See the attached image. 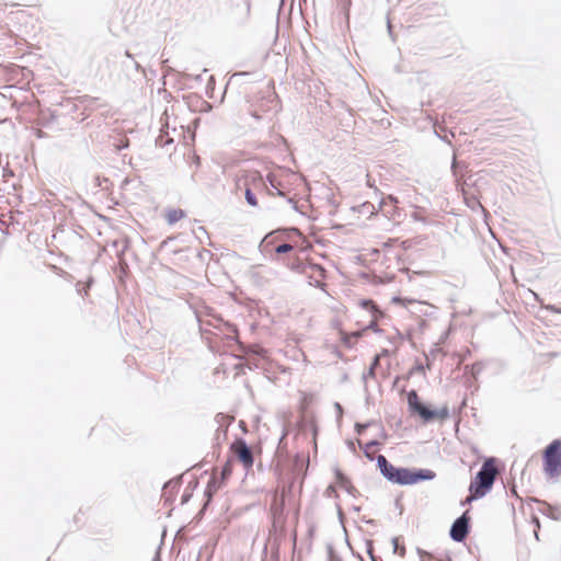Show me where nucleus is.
Wrapping results in <instances>:
<instances>
[{
    "label": "nucleus",
    "mask_w": 561,
    "mask_h": 561,
    "mask_svg": "<svg viewBox=\"0 0 561 561\" xmlns=\"http://www.w3.org/2000/svg\"><path fill=\"white\" fill-rule=\"evenodd\" d=\"M474 204H476L477 206H479V207H482V206H481V204H480V202H478V201H474Z\"/></svg>",
    "instance_id": "obj_42"
},
{
    "label": "nucleus",
    "mask_w": 561,
    "mask_h": 561,
    "mask_svg": "<svg viewBox=\"0 0 561 561\" xmlns=\"http://www.w3.org/2000/svg\"><path fill=\"white\" fill-rule=\"evenodd\" d=\"M284 507H285L284 499H280L279 501H277V499L275 497L273 504L271 505V512H272V515H273V518L275 522H279L283 518Z\"/></svg>",
    "instance_id": "obj_11"
},
{
    "label": "nucleus",
    "mask_w": 561,
    "mask_h": 561,
    "mask_svg": "<svg viewBox=\"0 0 561 561\" xmlns=\"http://www.w3.org/2000/svg\"><path fill=\"white\" fill-rule=\"evenodd\" d=\"M360 336H362V332H360V331H357V332L352 333V335H350V336H348V335H345V336L343 337V341H344V343H345L347 346H351V345H352V340H353V339H354V340H357V339H358V337H360Z\"/></svg>",
    "instance_id": "obj_24"
},
{
    "label": "nucleus",
    "mask_w": 561,
    "mask_h": 561,
    "mask_svg": "<svg viewBox=\"0 0 561 561\" xmlns=\"http://www.w3.org/2000/svg\"><path fill=\"white\" fill-rule=\"evenodd\" d=\"M173 142V139L169 137L168 135H159L156 139V145L159 147H165L168 145H171Z\"/></svg>",
    "instance_id": "obj_19"
},
{
    "label": "nucleus",
    "mask_w": 561,
    "mask_h": 561,
    "mask_svg": "<svg viewBox=\"0 0 561 561\" xmlns=\"http://www.w3.org/2000/svg\"><path fill=\"white\" fill-rule=\"evenodd\" d=\"M191 496H192V494H191V493H184V494L182 495V497H181V503H182V504L187 503V502L190 501Z\"/></svg>",
    "instance_id": "obj_31"
},
{
    "label": "nucleus",
    "mask_w": 561,
    "mask_h": 561,
    "mask_svg": "<svg viewBox=\"0 0 561 561\" xmlns=\"http://www.w3.org/2000/svg\"><path fill=\"white\" fill-rule=\"evenodd\" d=\"M546 309H548L552 312H556V313H561V309H558L556 306H552V305L546 306Z\"/></svg>",
    "instance_id": "obj_33"
},
{
    "label": "nucleus",
    "mask_w": 561,
    "mask_h": 561,
    "mask_svg": "<svg viewBox=\"0 0 561 561\" xmlns=\"http://www.w3.org/2000/svg\"><path fill=\"white\" fill-rule=\"evenodd\" d=\"M335 478L339 485L343 488L348 494H355L357 490L352 485L350 479L340 469H335Z\"/></svg>",
    "instance_id": "obj_10"
},
{
    "label": "nucleus",
    "mask_w": 561,
    "mask_h": 561,
    "mask_svg": "<svg viewBox=\"0 0 561 561\" xmlns=\"http://www.w3.org/2000/svg\"><path fill=\"white\" fill-rule=\"evenodd\" d=\"M366 547H367L366 552H367V554L369 556V559H370L371 561H378V558H377V557L375 556V553H374V543H373V540H367V541H366Z\"/></svg>",
    "instance_id": "obj_23"
},
{
    "label": "nucleus",
    "mask_w": 561,
    "mask_h": 561,
    "mask_svg": "<svg viewBox=\"0 0 561 561\" xmlns=\"http://www.w3.org/2000/svg\"><path fill=\"white\" fill-rule=\"evenodd\" d=\"M93 279L90 278L87 283V286L85 287H82V283L81 282H78L76 284V289H77V293L81 296H85L88 295V289L90 288L91 284H92Z\"/></svg>",
    "instance_id": "obj_21"
},
{
    "label": "nucleus",
    "mask_w": 561,
    "mask_h": 561,
    "mask_svg": "<svg viewBox=\"0 0 561 561\" xmlns=\"http://www.w3.org/2000/svg\"><path fill=\"white\" fill-rule=\"evenodd\" d=\"M153 561H160V557L159 556H156L154 560Z\"/></svg>",
    "instance_id": "obj_45"
},
{
    "label": "nucleus",
    "mask_w": 561,
    "mask_h": 561,
    "mask_svg": "<svg viewBox=\"0 0 561 561\" xmlns=\"http://www.w3.org/2000/svg\"><path fill=\"white\" fill-rule=\"evenodd\" d=\"M195 79H196V80H202V75H197V76L195 77Z\"/></svg>",
    "instance_id": "obj_40"
},
{
    "label": "nucleus",
    "mask_w": 561,
    "mask_h": 561,
    "mask_svg": "<svg viewBox=\"0 0 561 561\" xmlns=\"http://www.w3.org/2000/svg\"><path fill=\"white\" fill-rule=\"evenodd\" d=\"M185 217V213L182 209H170L167 213V221L169 225H173Z\"/></svg>",
    "instance_id": "obj_14"
},
{
    "label": "nucleus",
    "mask_w": 561,
    "mask_h": 561,
    "mask_svg": "<svg viewBox=\"0 0 561 561\" xmlns=\"http://www.w3.org/2000/svg\"><path fill=\"white\" fill-rule=\"evenodd\" d=\"M360 306L369 311L373 316V320L368 323V325L365 328V330H374L376 332L379 331L378 327H377V318L379 316H382V312L379 310V308L376 306V304L370 300V299H364L360 301Z\"/></svg>",
    "instance_id": "obj_9"
},
{
    "label": "nucleus",
    "mask_w": 561,
    "mask_h": 561,
    "mask_svg": "<svg viewBox=\"0 0 561 561\" xmlns=\"http://www.w3.org/2000/svg\"><path fill=\"white\" fill-rule=\"evenodd\" d=\"M289 267H290V270H293L297 273L308 275V267H310V266H309V262L296 260L295 262H293L289 265Z\"/></svg>",
    "instance_id": "obj_15"
},
{
    "label": "nucleus",
    "mask_w": 561,
    "mask_h": 561,
    "mask_svg": "<svg viewBox=\"0 0 561 561\" xmlns=\"http://www.w3.org/2000/svg\"><path fill=\"white\" fill-rule=\"evenodd\" d=\"M231 472H232V460L229 459L226 461V463L221 468V472H220L221 482H224L226 479H228L230 477Z\"/></svg>",
    "instance_id": "obj_17"
},
{
    "label": "nucleus",
    "mask_w": 561,
    "mask_h": 561,
    "mask_svg": "<svg viewBox=\"0 0 561 561\" xmlns=\"http://www.w3.org/2000/svg\"><path fill=\"white\" fill-rule=\"evenodd\" d=\"M256 181L262 182V178L257 172H248L243 176L239 178L237 181L238 188L244 186L245 202L252 207L257 206V198L251 188V184Z\"/></svg>",
    "instance_id": "obj_5"
},
{
    "label": "nucleus",
    "mask_w": 561,
    "mask_h": 561,
    "mask_svg": "<svg viewBox=\"0 0 561 561\" xmlns=\"http://www.w3.org/2000/svg\"><path fill=\"white\" fill-rule=\"evenodd\" d=\"M293 249V245L289 243H280L275 248V252L277 254H284L290 252Z\"/></svg>",
    "instance_id": "obj_22"
},
{
    "label": "nucleus",
    "mask_w": 561,
    "mask_h": 561,
    "mask_svg": "<svg viewBox=\"0 0 561 561\" xmlns=\"http://www.w3.org/2000/svg\"><path fill=\"white\" fill-rule=\"evenodd\" d=\"M219 417H220V419H224V415H221V414H216V420H217V419H219Z\"/></svg>",
    "instance_id": "obj_41"
},
{
    "label": "nucleus",
    "mask_w": 561,
    "mask_h": 561,
    "mask_svg": "<svg viewBox=\"0 0 561 561\" xmlns=\"http://www.w3.org/2000/svg\"><path fill=\"white\" fill-rule=\"evenodd\" d=\"M407 400L410 412L417 414L425 423L433 422L436 419L446 420L449 417V409L447 407H443L438 410L430 409L426 404L420 401L415 390H410L408 392Z\"/></svg>",
    "instance_id": "obj_2"
},
{
    "label": "nucleus",
    "mask_w": 561,
    "mask_h": 561,
    "mask_svg": "<svg viewBox=\"0 0 561 561\" xmlns=\"http://www.w3.org/2000/svg\"><path fill=\"white\" fill-rule=\"evenodd\" d=\"M387 28H388V33H389V35H390V37H391V39L394 42V41H396V37H394V35H393V32H392V25H391L390 20H388V22H387Z\"/></svg>",
    "instance_id": "obj_30"
},
{
    "label": "nucleus",
    "mask_w": 561,
    "mask_h": 561,
    "mask_svg": "<svg viewBox=\"0 0 561 561\" xmlns=\"http://www.w3.org/2000/svg\"><path fill=\"white\" fill-rule=\"evenodd\" d=\"M471 375L473 378H477V376L483 370V365L481 363H474L471 368Z\"/></svg>",
    "instance_id": "obj_26"
},
{
    "label": "nucleus",
    "mask_w": 561,
    "mask_h": 561,
    "mask_svg": "<svg viewBox=\"0 0 561 561\" xmlns=\"http://www.w3.org/2000/svg\"><path fill=\"white\" fill-rule=\"evenodd\" d=\"M379 366V355H376L368 368V371L363 375V380L366 381L367 378H375V370Z\"/></svg>",
    "instance_id": "obj_16"
},
{
    "label": "nucleus",
    "mask_w": 561,
    "mask_h": 561,
    "mask_svg": "<svg viewBox=\"0 0 561 561\" xmlns=\"http://www.w3.org/2000/svg\"><path fill=\"white\" fill-rule=\"evenodd\" d=\"M249 75H250L249 72H236V73H233L230 77L229 81H228V85L239 84L242 81V78L247 77Z\"/></svg>",
    "instance_id": "obj_18"
},
{
    "label": "nucleus",
    "mask_w": 561,
    "mask_h": 561,
    "mask_svg": "<svg viewBox=\"0 0 561 561\" xmlns=\"http://www.w3.org/2000/svg\"><path fill=\"white\" fill-rule=\"evenodd\" d=\"M417 553L421 558V561H426L425 558H427V560H433V556L430 553V552H426L420 548H417Z\"/></svg>",
    "instance_id": "obj_28"
},
{
    "label": "nucleus",
    "mask_w": 561,
    "mask_h": 561,
    "mask_svg": "<svg viewBox=\"0 0 561 561\" xmlns=\"http://www.w3.org/2000/svg\"><path fill=\"white\" fill-rule=\"evenodd\" d=\"M474 206H476L474 202H471L470 207H471L472 209H474Z\"/></svg>",
    "instance_id": "obj_43"
},
{
    "label": "nucleus",
    "mask_w": 561,
    "mask_h": 561,
    "mask_svg": "<svg viewBox=\"0 0 561 561\" xmlns=\"http://www.w3.org/2000/svg\"><path fill=\"white\" fill-rule=\"evenodd\" d=\"M134 67L137 71L145 72L144 68L140 66L139 62L133 60Z\"/></svg>",
    "instance_id": "obj_35"
},
{
    "label": "nucleus",
    "mask_w": 561,
    "mask_h": 561,
    "mask_svg": "<svg viewBox=\"0 0 561 561\" xmlns=\"http://www.w3.org/2000/svg\"><path fill=\"white\" fill-rule=\"evenodd\" d=\"M334 408H335V410H336L337 414L341 416V415L343 414V408H342V405H341L339 402H335V403H334Z\"/></svg>",
    "instance_id": "obj_34"
},
{
    "label": "nucleus",
    "mask_w": 561,
    "mask_h": 561,
    "mask_svg": "<svg viewBox=\"0 0 561 561\" xmlns=\"http://www.w3.org/2000/svg\"><path fill=\"white\" fill-rule=\"evenodd\" d=\"M291 231L295 233H299V230L297 228H293Z\"/></svg>",
    "instance_id": "obj_39"
},
{
    "label": "nucleus",
    "mask_w": 561,
    "mask_h": 561,
    "mask_svg": "<svg viewBox=\"0 0 561 561\" xmlns=\"http://www.w3.org/2000/svg\"><path fill=\"white\" fill-rule=\"evenodd\" d=\"M221 427H222V426H221V425H219V426H218V428H217L216 440H218V442H219V439H220V435H221V433H222V435H224V436H226L228 425H227L225 428H221Z\"/></svg>",
    "instance_id": "obj_29"
},
{
    "label": "nucleus",
    "mask_w": 561,
    "mask_h": 561,
    "mask_svg": "<svg viewBox=\"0 0 561 561\" xmlns=\"http://www.w3.org/2000/svg\"><path fill=\"white\" fill-rule=\"evenodd\" d=\"M250 11H251V1L247 0L245 1V18H249Z\"/></svg>",
    "instance_id": "obj_32"
},
{
    "label": "nucleus",
    "mask_w": 561,
    "mask_h": 561,
    "mask_svg": "<svg viewBox=\"0 0 561 561\" xmlns=\"http://www.w3.org/2000/svg\"><path fill=\"white\" fill-rule=\"evenodd\" d=\"M470 531V518L468 512H465L461 516L456 518L453 523L449 536L456 542H462Z\"/></svg>",
    "instance_id": "obj_7"
},
{
    "label": "nucleus",
    "mask_w": 561,
    "mask_h": 561,
    "mask_svg": "<svg viewBox=\"0 0 561 561\" xmlns=\"http://www.w3.org/2000/svg\"><path fill=\"white\" fill-rule=\"evenodd\" d=\"M497 470L495 466V459L489 458L486 459L479 471L477 472L476 477L471 480L469 485V492L470 495L467 497V502H471L474 500H479L486 495L496 479Z\"/></svg>",
    "instance_id": "obj_1"
},
{
    "label": "nucleus",
    "mask_w": 561,
    "mask_h": 561,
    "mask_svg": "<svg viewBox=\"0 0 561 561\" xmlns=\"http://www.w3.org/2000/svg\"><path fill=\"white\" fill-rule=\"evenodd\" d=\"M380 443L376 439L374 440H370L368 442L366 445H365V448H364V451H365V455L368 459L373 460V457L370 456V454L368 453V449L371 448V447H375V446H379Z\"/></svg>",
    "instance_id": "obj_25"
},
{
    "label": "nucleus",
    "mask_w": 561,
    "mask_h": 561,
    "mask_svg": "<svg viewBox=\"0 0 561 561\" xmlns=\"http://www.w3.org/2000/svg\"><path fill=\"white\" fill-rule=\"evenodd\" d=\"M231 450L237 459L243 465L244 469L248 470L253 466V453L243 438H237L231 444Z\"/></svg>",
    "instance_id": "obj_6"
},
{
    "label": "nucleus",
    "mask_w": 561,
    "mask_h": 561,
    "mask_svg": "<svg viewBox=\"0 0 561 561\" xmlns=\"http://www.w3.org/2000/svg\"><path fill=\"white\" fill-rule=\"evenodd\" d=\"M393 302H400L401 301V298L400 297H393Z\"/></svg>",
    "instance_id": "obj_38"
},
{
    "label": "nucleus",
    "mask_w": 561,
    "mask_h": 561,
    "mask_svg": "<svg viewBox=\"0 0 561 561\" xmlns=\"http://www.w3.org/2000/svg\"><path fill=\"white\" fill-rule=\"evenodd\" d=\"M339 515H340V517H342V515H343L341 508H339Z\"/></svg>",
    "instance_id": "obj_46"
},
{
    "label": "nucleus",
    "mask_w": 561,
    "mask_h": 561,
    "mask_svg": "<svg viewBox=\"0 0 561 561\" xmlns=\"http://www.w3.org/2000/svg\"><path fill=\"white\" fill-rule=\"evenodd\" d=\"M388 198H389V199H390V202H392V203H397V202H398L397 197H394V196H392V195H390Z\"/></svg>",
    "instance_id": "obj_36"
},
{
    "label": "nucleus",
    "mask_w": 561,
    "mask_h": 561,
    "mask_svg": "<svg viewBox=\"0 0 561 561\" xmlns=\"http://www.w3.org/2000/svg\"><path fill=\"white\" fill-rule=\"evenodd\" d=\"M391 542H392V547H393V552L394 553H399L401 557H404V554H405V547L399 545V538L398 537H393Z\"/></svg>",
    "instance_id": "obj_20"
},
{
    "label": "nucleus",
    "mask_w": 561,
    "mask_h": 561,
    "mask_svg": "<svg viewBox=\"0 0 561 561\" xmlns=\"http://www.w3.org/2000/svg\"><path fill=\"white\" fill-rule=\"evenodd\" d=\"M125 56L133 59V55L128 50L125 51Z\"/></svg>",
    "instance_id": "obj_37"
},
{
    "label": "nucleus",
    "mask_w": 561,
    "mask_h": 561,
    "mask_svg": "<svg viewBox=\"0 0 561 561\" xmlns=\"http://www.w3.org/2000/svg\"><path fill=\"white\" fill-rule=\"evenodd\" d=\"M534 296H535V299H536L537 301H539V297H538V295H537V294H534Z\"/></svg>",
    "instance_id": "obj_44"
},
{
    "label": "nucleus",
    "mask_w": 561,
    "mask_h": 561,
    "mask_svg": "<svg viewBox=\"0 0 561 561\" xmlns=\"http://www.w3.org/2000/svg\"><path fill=\"white\" fill-rule=\"evenodd\" d=\"M220 486V482H218L216 477H211L210 480L207 483L206 490H205V496L207 497V501L204 505V508L207 506V504L210 502L213 495L217 492V490Z\"/></svg>",
    "instance_id": "obj_12"
},
{
    "label": "nucleus",
    "mask_w": 561,
    "mask_h": 561,
    "mask_svg": "<svg viewBox=\"0 0 561 561\" xmlns=\"http://www.w3.org/2000/svg\"><path fill=\"white\" fill-rule=\"evenodd\" d=\"M377 467L382 477L391 483L403 485L408 468L394 467L383 455L376 458Z\"/></svg>",
    "instance_id": "obj_4"
},
{
    "label": "nucleus",
    "mask_w": 561,
    "mask_h": 561,
    "mask_svg": "<svg viewBox=\"0 0 561 561\" xmlns=\"http://www.w3.org/2000/svg\"><path fill=\"white\" fill-rule=\"evenodd\" d=\"M543 470L550 478L561 476V440H552L543 450Z\"/></svg>",
    "instance_id": "obj_3"
},
{
    "label": "nucleus",
    "mask_w": 561,
    "mask_h": 561,
    "mask_svg": "<svg viewBox=\"0 0 561 561\" xmlns=\"http://www.w3.org/2000/svg\"><path fill=\"white\" fill-rule=\"evenodd\" d=\"M371 423L368 422V423H356L355 424V432L358 434V435H362L366 430L367 427L370 425Z\"/></svg>",
    "instance_id": "obj_27"
},
{
    "label": "nucleus",
    "mask_w": 561,
    "mask_h": 561,
    "mask_svg": "<svg viewBox=\"0 0 561 561\" xmlns=\"http://www.w3.org/2000/svg\"><path fill=\"white\" fill-rule=\"evenodd\" d=\"M309 266L310 267H308V275H307L308 277L314 276L316 283H319L320 278H324L325 270L322 265L309 262Z\"/></svg>",
    "instance_id": "obj_13"
},
{
    "label": "nucleus",
    "mask_w": 561,
    "mask_h": 561,
    "mask_svg": "<svg viewBox=\"0 0 561 561\" xmlns=\"http://www.w3.org/2000/svg\"><path fill=\"white\" fill-rule=\"evenodd\" d=\"M435 472L431 469L408 468L403 485H411L422 481H431L435 478Z\"/></svg>",
    "instance_id": "obj_8"
}]
</instances>
